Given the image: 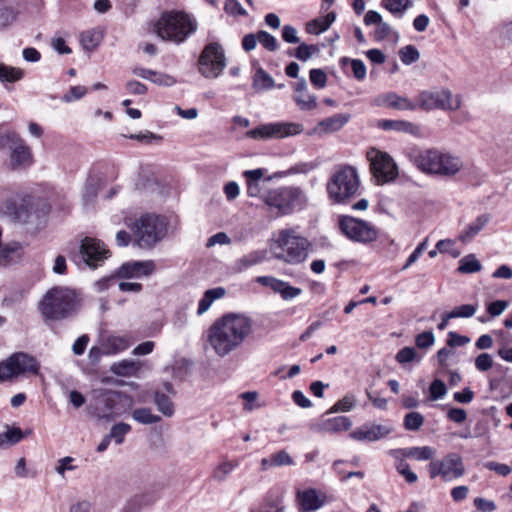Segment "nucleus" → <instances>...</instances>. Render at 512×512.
<instances>
[{"label": "nucleus", "mask_w": 512, "mask_h": 512, "mask_svg": "<svg viewBox=\"0 0 512 512\" xmlns=\"http://www.w3.org/2000/svg\"><path fill=\"white\" fill-rule=\"evenodd\" d=\"M388 425L365 424L350 433V437L357 441L373 442L386 437L392 432Z\"/></svg>", "instance_id": "b1692460"}, {"label": "nucleus", "mask_w": 512, "mask_h": 512, "mask_svg": "<svg viewBox=\"0 0 512 512\" xmlns=\"http://www.w3.org/2000/svg\"><path fill=\"white\" fill-rule=\"evenodd\" d=\"M225 293L226 291L223 287L208 289L204 293L202 299L199 301L197 314L202 315L210 308V306L215 300L222 298L225 295Z\"/></svg>", "instance_id": "c9c22d12"}, {"label": "nucleus", "mask_w": 512, "mask_h": 512, "mask_svg": "<svg viewBox=\"0 0 512 512\" xmlns=\"http://www.w3.org/2000/svg\"><path fill=\"white\" fill-rule=\"evenodd\" d=\"M23 76L24 72L22 69L0 62V82L2 84L15 83L21 80Z\"/></svg>", "instance_id": "ea45409f"}, {"label": "nucleus", "mask_w": 512, "mask_h": 512, "mask_svg": "<svg viewBox=\"0 0 512 512\" xmlns=\"http://www.w3.org/2000/svg\"><path fill=\"white\" fill-rule=\"evenodd\" d=\"M132 229L138 246L151 248L165 237L167 223L163 217L146 214L136 220Z\"/></svg>", "instance_id": "0eeeda50"}, {"label": "nucleus", "mask_w": 512, "mask_h": 512, "mask_svg": "<svg viewBox=\"0 0 512 512\" xmlns=\"http://www.w3.org/2000/svg\"><path fill=\"white\" fill-rule=\"evenodd\" d=\"M264 174L265 170L262 168L245 170L243 172V177L246 181V191L249 197L263 199V196L266 194L264 188L269 181V178H265Z\"/></svg>", "instance_id": "5701e85b"}, {"label": "nucleus", "mask_w": 512, "mask_h": 512, "mask_svg": "<svg viewBox=\"0 0 512 512\" xmlns=\"http://www.w3.org/2000/svg\"><path fill=\"white\" fill-rule=\"evenodd\" d=\"M417 105L425 110L457 111L462 106V96L453 94L448 88L424 90L417 97Z\"/></svg>", "instance_id": "6e6552de"}, {"label": "nucleus", "mask_w": 512, "mask_h": 512, "mask_svg": "<svg viewBox=\"0 0 512 512\" xmlns=\"http://www.w3.org/2000/svg\"><path fill=\"white\" fill-rule=\"evenodd\" d=\"M493 366V359L490 354L482 353L475 359V367L480 372L488 371Z\"/></svg>", "instance_id": "69168bd1"}, {"label": "nucleus", "mask_w": 512, "mask_h": 512, "mask_svg": "<svg viewBox=\"0 0 512 512\" xmlns=\"http://www.w3.org/2000/svg\"><path fill=\"white\" fill-rule=\"evenodd\" d=\"M256 282L262 286L270 288L274 293L281 296L283 300L289 301L302 294V289L290 285L288 282L277 279L272 276L257 277Z\"/></svg>", "instance_id": "6ab92c4d"}, {"label": "nucleus", "mask_w": 512, "mask_h": 512, "mask_svg": "<svg viewBox=\"0 0 512 512\" xmlns=\"http://www.w3.org/2000/svg\"><path fill=\"white\" fill-rule=\"evenodd\" d=\"M132 418L141 424L150 425L161 421L159 415L153 414L150 408H138L132 412Z\"/></svg>", "instance_id": "c03bdc74"}, {"label": "nucleus", "mask_w": 512, "mask_h": 512, "mask_svg": "<svg viewBox=\"0 0 512 512\" xmlns=\"http://www.w3.org/2000/svg\"><path fill=\"white\" fill-rule=\"evenodd\" d=\"M226 67V58L218 43L205 46L199 58V71L205 78L214 79L220 76Z\"/></svg>", "instance_id": "4468645a"}, {"label": "nucleus", "mask_w": 512, "mask_h": 512, "mask_svg": "<svg viewBox=\"0 0 512 512\" xmlns=\"http://www.w3.org/2000/svg\"><path fill=\"white\" fill-rule=\"evenodd\" d=\"M311 246L309 239L296 228H283L275 234L271 250L275 259L288 265H299L307 260Z\"/></svg>", "instance_id": "f257e3e1"}, {"label": "nucleus", "mask_w": 512, "mask_h": 512, "mask_svg": "<svg viewBox=\"0 0 512 512\" xmlns=\"http://www.w3.org/2000/svg\"><path fill=\"white\" fill-rule=\"evenodd\" d=\"M80 307V294L66 286L50 288L39 303L42 315L48 320H60L70 317Z\"/></svg>", "instance_id": "f03ea898"}, {"label": "nucleus", "mask_w": 512, "mask_h": 512, "mask_svg": "<svg viewBox=\"0 0 512 512\" xmlns=\"http://www.w3.org/2000/svg\"><path fill=\"white\" fill-rule=\"evenodd\" d=\"M428 472L431 479L440 477L445 482H451L465 474V466L462 457L452 452L440 460L431 461L428 464Z\"/></svg>", "instance_id": "1a4fd4ad"}, {"label": "nucleus", "mask_w": 512, "mask_h": 512, "mask_svg": "<svg viewBox=\"0 0 512 512\" xmlns=\"http://www.w3.org/2000/svg\"><path fill=\"white\" fill-rule=\"evenodd\" d=\"M430 399L439 400L447 394L445 383L440 379H435L429 387Z\"/></svg>", "instance_id": "603ef678"}, {"label": "nucleus", "mask_w": 512, "mask_h": 512, "mask_svg": "<svg viewBox=\"0 0 512 512\" xmlns=\"http://www.w3.org/2000/svg\"><path fill=\"white\" fill-rule=\"evenodd\" d=\"M4 262L14 261L21 257L23 246L19 242H11L0 248Z\"/></svg>", "instance_id": "a18cd8bd"}, {"label": "nucleus", "mask_w": 512, "mask_h": 512, "mask_svg": "<svg viewBox=\"0 0 512 512\" xmlns=\"http://www.w3.org/2000/svg\"><path fill=\"white\" fill-rule=\"evenodd\" d=\"M465 167L464 161L458 155L440 150L435 176L453 177Z\"/></svg>", "instance_id": "4be33fe9"}, {"label": "nucleus", "mask_w": 512, "mask_h": 512, "mask_svg": "<svg viewBox=\"0 0 512 512\" xmlns=\"http://www.w3.org/2000/svg\"><path fill=\"white\" fill-rule=\"evenodd\" d=\"M272 461L274 464V467H280V466H290L294 464L293 459L290 457V455L282 450L275 454L271 455Z\"/></svg>", "instance_id": "774afa93"}, {"label": "nucleus", "mask_w": 512, "mask_h": 512, "mask_svg": "<svg viewBox=\"0 0 512 512\" xmlns=\"http://www.w3.org/2000/svg\"><path fill=\"white\" fill-rule=\"evenodd\" d=\"M155 268V263L152 260L127 262L120 266L117 277L125 279L148 277L155 271Z\"/></svg>", "instance_id": "aec40b11"}, {"label": "nucleus", "mask_w": 512, "mask_h": 512, "mask_svg": "<svg viewBox=\"0 0 512 512\" xmlns=\"http://www.w3.org/2000/svg\"><path fill=\"white\" fill-rule=\"evenodd\" d=\"M79 254L86 265L91 268H97L109 257V250L100 240L85 237L81 241Z\"/></svg>", "instance_id": "f3484780"}, {"label": "nucleus", "mask_w": 512, "mask_h": 512, "mask_svg": "<svg viewBox=\"0 0 512 512\" xmlns=\"http://www.w3.org/2000/svg\"><path fill=\"white\" fill-rule=\"evenodd\" d=\"M390 455L396 459L412 458L418 461L432 460L436 455V449L431 446H416L394 449Z\"/></svg>", "instance_id": "393cba45"}, {"label": "nucleus", "mask_w": 512, "mask_h": 512, "mask_svg": "<svg viewBox=\"0 0 512 512\" xmlns=\"http://www.w3.org/2000/svg\"><path fill=\"white\" fill-rule=\"evenodd\" d=\"M77 469L78 465L75 464V458L71 456L58 459L55 466V472L62 478H65L67 471H75Z\"/></svg>", "instance_id": "de8ad7c7"}, {"label": "nucleus", "mask_w": 512, "mask_h": 512, "mask_svg": "<svg viewBox=\"0 0 512 512\" xmlns=\"http://www.w3.org/2000/svg\"><path fill=\"white\" fill-rule=\"evenodd\" d=\"M424 423V417L419 412H410L404 417V427L408 431H417Z\"/></svg>", "instance_id": "8fccbe9b"}, {"label": "nucleus", "mask_w": 512, "mask_h": 512, "mask_svg": "<svg viewBox=\"0 0 512 512\" xmlns=\"http://www.w3.org/2000/svg\"><path fill=\"white\" fill-rule=\"evenodd\" d=\"M33 212L32 209L26 205H21L15 208L13 213V220L18 223L26 224L31 222Z\"/></svg>", "instance_id": "5fc2aeb1"}, {"label": "nucleus", "mask_w": 512, "mask_h": 512, "mask_svg": "<svg viewBox=\"0 0 512 512\" xmlns=\"http://www.w3.org/2000/svg\"><path fill=\"white\" fill-rule=\"evenodd\" d=\"M293 99L302 111H310L317 107V97L309 91L294 94Z\"/></svg>", "instance_id": "79ce46f5"}, {"label": "nucleus", "mask_w": 512, "mask_h": 512, "mask_svg": "<svg viewBox=\"0 0 512 512\" xmlns=\"http://www.w3.org/2000/svg\"><path fill=\"white\" fill-rule=\"evenodd\" d=\"M131 431V426L127 423H118L113 425L109 437L114 440L117 445H120L124 441V437Z\"/></svg>", "instance_id": "3c124183"}, {"label": "nucleus", "mask_w": 512, "mask_h": 512, "mask_svg": "<svg viewBox=\"0 0 512 512\" xmlns=\"http://www.w3.org/2000/svg\"><path fill=\"white\" fill-rule=\"evenodd\" d=\"M440 150L435 148L415 151L411 155L413 164L424 174L435 176Z\"/></svg>", "instance_id": "a211bd4d"}, {"label": "nucleus", "mask_w": 512, "mask_h": 512, "mask_svg": "<svg viewBox=\"0 0 512 512\" xmlns=\"http://www.w3.org/2000/svg\"><path fill=\"white\" fill-rule=\"evenodd\" d=\"M132 344V340L127 335H110L102 338L101 345L105 355H115L125 351Z\"/></svg>", "instance_id": "cd10ccee"}, {"label": "nucleus", "mask_w": 512, "mask_h": 512, "mask_svg": "<svg viewBox=\"0 0 512 512\" xmlns=\"http://www.w3.org/2000/svg\"><path fill=\"white\" fill-rule=\"evenodd\" d=\"M38 371L39 363L33 356L17 352L0 362V381L11 380L26 373L38 374Z\"/></svg>", "instance_id": "9d476101"}, {"label": "nucleus", "mask_w": 512, "mask_h": 512, "mask_svg": "<svg viewBox=\"0 0 512 512\" xmlns=\"http://www.w3.org/2000/svg\"><path fill=\"white\" fill-rule=\"evenodd\" d=\"M399 57L403 64L411 65L419 60L420 53L413 45H406L399 50Z\"/></svg>", "instance_id": "09e8293b"}, {"label": "nucleus", "mask_w": 512, "mask_h": 512, "mask_svg": "<svg viewBox=\"0 0 512 512\" xmlns=\"http://www.w3.org/2000/svg\"><path fill=\"white\" fill-rule=\"evenodd\" d=\"M482 268L481 263L474 254H469L459 261L458 272L468 274L479 272Z\"/></svg>", "instance_id": "49530a36"}, {"label": "nucleus", "mask_w": 512, "mask_h": 512, "mask_svg": "<svg viewBox=\"0 0 512 512\" xmlns=\"http://www.w3.org/2000/svg\"><path fill=\"white\" fill-rule=\"evenodd\" d=\"M140 370V364L133 360H122L111 366V371L122 377L136 375Z\"/></svg>", "instance_id": "e433bc0d"}, {"label": "nucleus", "mask_w": 512, "mask_h": 512, "mask_svg": "<svg viewBox=\"0 0 512 512\" xmlns=\"http://www.w3.org/2000/svg\"><path fill=\"white\" fill-rule=\"evenodd\" d=\"M476 312L474 305L465 304L453 308L450 311H444L440 315L441 320H451L453 318H470Z\"/></svg>", "instance_id": "a19ab883"}, {"label": "nucleus", "mask_w": 512, "mask_h": 512, "mask_svg": "<svg viewBox=\"0 0 512 512\" xmlns=\"http://www.w3.org/2000/svg\"><path fill=\"white\" fill-rule=\"evenodd\" d=\"M380 6L389 11L395 18L401 19L406 11L413 6L412 0H381Z\"/></svg>", "instance_id": "2f4dec72"}, {"label": "nucleus", "mask_w": 512, "mask_h": 512, "mask_svg": "<svg viewBox=\"0 0 512 512\" xmlns=\"http://www.w3.org/2000/svg\"><path fill=\"white\" fill-rule=\"evenodd\" d=\"M370 169L378 183H387L398 176V167L394 159L386 152L376 148L367 151Z\"/></svg>", "instance_id": "9b49d317"}, {"label": "nucleus", "mask_w": 512, "mask_h": 512, "mask_svg": "<svg viewBox=\"0 0 512 512\" xmlns=\"http://www.w3.org/2000/svg\"><path fill=\"white\" fill-rule=\"evenodd\" d=\"M378 127L384 130L405 132L411 135H419L421 131L418 125L404 120H380L378 122Z\"/></svg>", "instance_id": "c756f323"}, {"label": "nucleus", "mask_w": 512, "mask_h": 512, "mask_svg": "<svg viewBox=\"0 0 512 512\" xmlns=\"http://www.w3.org/2000/svg\"><path fill=\"white\" fill-rule=\"evenodd\" d=\"M397 471L401 474L408 483H415L418 480L417 475L410 469L408 463L400 461L396 466Z\"/></svg>", "instance_id": "338daca9"}, {"label": "nucleus", "mask_w": 512, "mask_h": 512, "mask_svg": "<svg viewBox=\"0 0 512 512\" xmlns=\"http://www.w3.org/2000/svg\"><path fill=\"white\" fill-rule=\"evenodd\" d=\"M436 248L439 253H448L454 258L459 257L461 254V252L454 247V241L451 239L439 240L436 244Z\"/></svg>", "instance_id": "6e6d98bb"}, {"label": "nucleus", "mask_w": 512, "mask_h": 512, "mask_svg": "<svg viewBox=\"0 0 512 512\" xmlns=\"http://www.w3.org/2000/svg\"><path fill=\"white\" fill-rule=\"evenodd\" d=\"M101 402L103 407L96 408L97 415L99 418L107 420L128 412L133 406L132 398L120 391L104 393Z\"/></svg>", "instance_id": "2eb2a0df"}, {"label": "nucleus", "mask_w": 512, "mask_h": 512, "mask_svg": "<svg viewBox=\"0 0 512 512\" xmlns=\"http://www.w3.org/2000/svg\"><path fill=\"white\" fill-rule=\"evenodd\" d=\"M100 36L96 33L87 31L81 34V44L85 50H92L99 44Z\"/></svg>", "instance_id": "bf43d9fd"}, {"label": "nucleus", "mask_w": 512, "mask_h": 512, "mask_svg": "<svg viewBox=\"0 0 512 512\" xmlns=\"http://www.w3.org/2000/svg\"><path fill=\"white\" fill-rule=\"evenodd\" d=\"M348 116L344 114H336L320 121L313 129V134L323 135L339 131L347 122Z\"/></svg>", "instance_id": "c85d7f7f"}, {"label": "nucleus", "mask_w": 512, "mask_h": 512, "mask_svg": "<svg viewBox=\"0 0 512 512\" xmlns=\"http://www.w3.org/2000/svg\"><path fill=\"white\" fill-rule=\"evenodd\" d=\"M364 23L366 26L375 25L374 38L377 41H383L392 35L393 29L391 25L384 21L382 15L374 10H369L364 16Z\"/></svg>", "instance_id": "a878e982"}, {"label": "nucleus", "mask_w": 512, "mask_h": 512, "mask_svg": "<svg viewBox=\"0 0 512 512\" xmlns=\"http://www.w3.org/2000/svg\"><path fill=\"white\" fill-rule=\"evenodd\" d=\"M355 403L356 399L353 395H346L332 406L331 412H349L354 408Z\"/></svg>", "instance_id": "864d4df0"}, {"label": "nucleus", "mask_w": 512, "mask_h": 512, "mask_svg": "<svg viewBox=\"0 0 512 512\" xmlns=\"http://www.w3.org/2000/svg\"><path fill=\"white\" fill-rule=\"evenodd\" d=\"M385 102L389 107L399 110H415L416 106L408 98L399 96L396 93H389L386 95Z\"/></svg>", "instance_id": "37998d69"}, {"label": "nucleus", "mask_w": 512, "mask_h": 512, "mask_svg": "<svg viewBox=\"0 0 512 512\" xmlns=\"http://www.w3.org/2000/svg\"><path fill=\"white\" fill-rule=\"evenodd\" d=\"M263 202L276 217H283L305 209L308 197L298 186H281L268 190L263 196Z\"/></svg>", "instance_id": "39448f33"}, {"label": "nucleus", "mask_w": 512, "mask_h": 512, "mask_svg": "<svg viewBox=\"0 0 512 512\" xmlns=\"http://www.w3.org/2000/svg\"><path fill=\"white\" fill-rule=\"evenodd\" d=\"M87 93V88L84 86H73L70 90L63 96V101L70 103L76 100L81 99Z\"/></svg>", "instance_id": "0e129e2a"}, {"label": "nucleus", "mask_w": 512, "mask_h": 512, "mask_svg": "<svg viewBox=\"0 0 512 512\" xmlns=\"http://www.w3.org/2000/svg\"><path fill=\"white\" fill-rule=\"evenodd\" d=\"M197 29L196 21L183 12H164L153 23L152 31L163 41L184 42Z\"/></svg>", "instance_id": "20e7f679"}, {"label": "nucleus", "mask_w": 512, "mask_h": 512, "mask_svg": "<svg viewBox=\"0 0 512 512\" xmlns=\"http://www.w3.org/2000/svg\"><path fill=\"white\" fill-rule=\"evenodd\" d=\"M352 421L347 416H336L332 418L320 419L310 425V430L319 434H335L347 431L351 428Z\"/></svg>", "instance_id": "412c9836"}, {"label": "nucleus", "mask_w": 512, "mask_h": 512, "mask_svg": "<svg viewBox=\"0 0 512 512\" xmlns=\"http://www.w3.org/2000/svg\"><path fill=\"white\" fill-rule=\"evenodd\" d=\"M338 224L341 232L354 242L367 244L377 239L376 228L364 220L351 216H341Z\"/></svg>", "instance_id": "f8f14e48"}, {"label": "nucleus", "mask_w": 512, "mask_h": 512, "mask_svg": "<svg viewBox=\"0 0 512 512\" xmlns=\"http://www.w3.org/2000/svg\"><path fill=\"white\" fill-rule=\"evenodd\" d=\"M417 358L416 350L412 347H404L396 354V360L400 364L410 363Z\"/></svg>", "instance_id": "e2e57ef3"}, {"label": "nucleus", "mask_w": 512, "mask_h": 512, "mask_svg": "<svg viewBox=\"0 0 512 512\" xmlns=\"http://www.w3.org/2000/svg\"><path fill=\"white\" fill-rule=\"evenodd\" d=\"M311 83L318 89L326 86L327 76L321 69H311L309 73Z\"/></svg>", "instance_id": "680f3d73"}, {"label": "nucleus", "mask_w": 512, "mask_h": 512, "mask_svg": "<svg viewBox=\"0 0 512 512\" xmlns=\"http://www.w3.org/2000/svg\"><path fill=\"white\" fill-rule=\"evenodd\" d=\"M251 332L250 322H214L208 330V342L218 356H226Z\"/></svg>", "instance_id": "7ed1b4c3"}, {"label": "nucleus", "mask_w": 512, "mask_h": 512, "mask_svg": "<svg viewBox=\"0 0 512 512\" xmlns=\"http://www.w3.org/2000/svg\"><path fill=\"white\" fill-rule=\"evenodd\" d=\"M3 141L8 145L10 151L9 162L13 169L32 165L33 154L31 148L18 133L14 131L7 132L3 136Z\"/></svg>", "instance_id": "dca6fc26"}, {"label": "nucleus", "mask_w": 512, "mask_h": 512, "mask_svg": "<svg viewBox=\"0 0 512 512\" xmlns=\"http://www.w3.org/2000/svg\"><path fill=\"white\" fill-rule=\"evenodd\" d=\"M266 258V251L264 250H257L252 251L244 256H242L240 259H238L235 263L236 269L238 271L246 270L254 265L260 264L263 262Z\"/></svg>", "instance_id": "473e14b6"}, {"label": "nucleus", "mask_w": 512, "mask_h": 512, "mask_svg": "<svg viewBox=\"0 0 512 512\" xmlns=\"http://www.w3.org/2000/svg\"><path fill=\"white\" fill-rule=\"evenodd\" d=\"M489 214H482L471 222L458 236V240L467 243L471 241L490 221Z\"/></svg>", "instance_id": "7c9ffc66"}, {"label": "nucleus", "mask_w": 512, "mask_h": 512, "mask_svg": "<svg viewBox=\"0 0 512 512\" xmlns=\"http://www.w3.org/2000/svg\"><path fill=\"white\" fill-rule=\"evenodd\" d=\"M154 403L157 410L165 417H171L175 413L174 404L171 399L161 391L154 392Z\"/></svg>", "instance_id": "58836bf2"}, {"label": "nucleus", "mask_w": 512, "mask_h": 512, "mask_svg": "<svg viewBox=\"0 0 512 512\" xmlns=\"http://www.w3.org/2000/svg\"><path fill=\"white\" fill-rule=\"evenodd\" d=\"M319 51L316 45H307L305 43L300 44L297 49L295 56L301 61H307L313 54Z\"/></svg>", "instance_id": "13d9d810"}, {"label": "nucleus", "mask_w": 512, "mask_h": 512, "mask_svg": "<svg viewBox=\"0 0 512 512\" xmlns=\"http://www.w3.org/2000/svg\"><path fill=\"white\" fill-rule=\"evenodd\" d=\"M252 86L256 92H263L275 86L274 79L261 67L257 68L253 76Z\"/></svg>", "instance_id": "72a5a7b5"}, {"label": "nucleus", "mask_w": 512, "mask_h": 512, "mask_svg": "<svg viewBox=\"0 0 512 512\" xmlns=\"http://www.w3.org/2000/svg\"><path fill=\"white\" fill-rule=\"evenodd\" d=\"M258 42L269 51H275L278 47L277 39L266 31L258 32Z\"/></svg>", "instance_id": "4d7b16f0"}, {"label": "nucleus", "mask_w": 512, "mask_h": 512, "mask_svg": "<svg viewBox=\"0 0 512 512\" xmlns=\"http://www.w3.org/2000/svg\"><path fill=\"white\" fill-rule=\"evenodd\" d=\"M297 499L301 510L311 512L323 506L326 496L316 489H308L298 492Z\"/></svg>", "instance_id": "bb28decb"}, {"label": "nucleus", "mask_w": 512, "mask_h": 512, "mask_svg": "<svg viewBox=\"0 0 512 512\" xmlns=\"http://www.w3.org/2000/svg\"><path fill=\"white\" fill-rule=\"evenodd\" d=\"M360 180L356 168L345 165L339 167L327 184V192L335 203H342L354 197L359 190Z\"/></svg>", "instance_id": "423d86ee"}, {"label": "nucleus", "mask_w": 512, "mask_h": 512, "mask_svg": "<svg viewBox=\"0 0 512 512\" xmlns=\"http://www.w3.org/2000/svg\"><path fill=\"white\" fill-rule=\"evenodd\" d=\"M151 82L160 86L170 87L173 86L177 80L170 74L154 71Z\"/></svg>", "instance_id": "052dcab7"}, {"label": "nucleus", "mask_w": 512, "mask_h": 512, "mask_svg": "<svg viewBox=\"0 0 512 512\" xmlns=\"http://www.w3.org/2000/svg\"><path fill=\"white\" fill-rule=\"evenodd\" d=\"M303 126L296 122H274L260 125L246 133L251 139L267 140L291 137L302 133Z\"/></svg>", "instance_id": "ddd939ff"}, {"label": "nucleus", "mask_w": 512, "mask_h": 512, "mask_svg": "<svg viewBox=\"0 0 512 512\" xmlns=\"http://www.w3.org/2000/svg\"><path fill=\"white\" fill-rule=\"evenodd\" d=\"M238 466L239 462L236 460H225L214 468L212 478L217 482H223Z\"/></svg>", "instance_id": "4c0bfd02"}, {"label": "nucleus", "mask_w": 512, "mask_h": 512, "mask_svg": "<svg viewBox=\"0 0 512 512\" xmlns=\"http://www.w3.org/2000/svg\"><path fill=\"white\" fill-rule=\"evenodd\" d=\"M18 16V11L8 0H0V29L12 25Z\"/></svg>", "instance_id": "f704fd0d"}]
</instances>
